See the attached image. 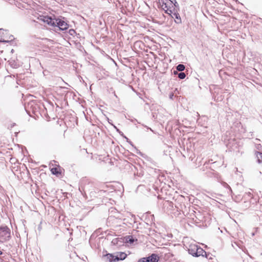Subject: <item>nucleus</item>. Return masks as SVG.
I'll use <instances>...</instances> for the list:
<instances>
[{"label":"nucleus","instance_id":"obj_11","mask_svg":"<svg viewBox=\"0 0 262 262\" xmlns=\"http://www.w3.org/2000/svg\"><path fill=\"white\" fill-rule=\"evenodd\" d=\"M125 241L127 243L133 244L134 242V239L131 236H128L125 238Z\"/></svg>","mask_w":262,"mask_h":262},{"label":"nucleus","instance_id":"obj_1","mask_svg":"<svg viewBox=\"0 0 262 262\" xmlns=\"http://www.w3.org/2000/svg\"><path fill=\"white\" fill-rule=\"evenodd\" d=\"M158 1L162 9L167 14L172 13L173 6H176V4H177L176 2L173 3L171 0H158Z\"/></svg>","mask_w":262,"mask_h":262},{"label":"nucleus","instance_id":"obj_6","mask_svg":"<svg viewBox=\"0 0 262 262\" xmlns=\"http://www.w3.org/2000/svg\"><path fill=\"white\" fill-rule=\"evenodd\" d=\"M146 262H158L159 258L156 254H152L150 256L146 257Z\"/></svg>","mask_w":262,"mask_h":262},{"label":"nucleus","instance_id":"obj_7","mask_svg":"<svg viewBox=\"0 0 262 262\" xmlns=\"http://www.w3.org/2000/svg\"><path fill=\"white\" fill-rule=\"evenodd\" d=\"M104 257L106 262H116V260H115V256L112 254H106Z\"/></svg>","mask_w":262,"mask_h":262},{"label":"nucleus","instance_id":"obj_14","mask_svg":"<svg viewBox=\"0 0 262 262\" xmlns=\"http://www.w3.org/2000/svg\"><path fill=\"white\" fill-rule=\"evenodd\" d=\"M51 172L53 174H57L58 173V171L57 168H53L51 169Z\"/></svg>","mask_w":262,"mask_h":262},{"label":"nucleus","instance_id":"obj_17","mask_svg":"<svg viewBox=\"0 0 262 262\" xmlns=\"http://www.w3.org/2000/svg\"><path fill=\"white\" fill-rule=\"evenodd\" d=\"M140 43H141V41H137L136 42L135 44L137 45H140Z\"/></svg>","mask_w":262,"mask_h":262},{"label":"nucleus","instance_id":"obj_2","mask_svg":"<svg viewBox=\"0 0 262 262\" xmlns=\"http://www.w3.org/2000/svg\"><path fill=\"white\" fill-rule=\"evenodd\" d=\"M189 252L193 256L198 257L201 255L203 256L205 253V251L201 248L196 245H191L188 249Z\"/></svg>","mask_w":262,"mask_h":262},{"label":"nucleus","instance_id":"obj_10","mask_svg":"<svg viewBox=\"0 0 262 262\" xmlns=\"http://www.w3.org/2000/svg\"><path fill=\"white\" fill-rule=\"evenodd\" d=\"M174 15L175 16L176 20L175 21L179 24L181 22V19L179 14L174 13Z\"/></svg>","mask_w":262,"mask_h":262},{"label":"nucleus","instance_id":"obj_20","mask_svg":"<svg viewBox=\"0 0 262 262\" xmlns=\"http://www.w3.org/2000/svg\"><path fill=\"white\" fill-rule=\"evenodd\" d=\"M70 31H71V33H73V32H74V30H70Z\"/></svg>","mask_w":262,"mask_h":262},{"label":"nucleus","instance_id":"obj_13","mask_svg":"<svg viewBox=\"0 0 262 262\" xmlns=\"http://www.w3.org/2000/svg\"><path fill=\"white\" fill-rule=\"evenodd\" d=\"M185 76H186L185 74L184 73H183V72H181V73H180L179 74V75H178V77H179L180 79H184V78L185 77Z\"/></svg>","mask_w":262,"mask_h":262},{"label":"nucleus","instance_id":"obj_5","mask_svg":"<svg viewBox=\"0 0 262 262\" xmlns=\"http://www.w3.org/2000/svg\"><path fill=\"white\" fill-rule=\"evenodd\" d=\"M55 19H52L50 17L47 16V17H44V18L43 19V20L44 22L47 23L48 25H50L51 26L54 27L56 25V24L54 21H55Z\"/></svg>","mask_w":262,"mask_h":262},{"label":"nucleus","instance_id":"obj_4","mask_svg":"<svg viewBox=\"0 0 262 262\" xmlns=\"http://www.w3.org/2000/svg\"><path fill=\"white\" fill-rule=\"evenodd\" d=\"M54 21L56 24L54 27H58L60 30H66L69 28V25L61 19H56Z\"/></svg>","mask_w":262,"mask_h":262},{"label":"nucleus","instance_id":"obj_15","mask_svg":"<svg viewBox=\"0 0 262 262\" xmlns=\"http://www.w3.org/2000/svg\"><path fill=\"white\" fill-rule=\"evenodd\" d=\"M185 67H177V69L179 71H182L184 70Z\"/></svg>","mask_w":262,"mask_h":262},{"label":"nucleus","instance_id":"obj_21","mask_svg":"<svg viewBox=\"0 0 262 262\" xmlns=\"http://www.w3.org/2000/svg\"><path fill=\"white\" fill-rule=\"evenodd\" d=\"M70 31H71V33H73V32H74V30H70Z\"/></svg>","mask_w":262,"mask_h":262},{"label":"nucleus","instance_id":"obj_8","mask_svg":"<svg viewBox=\"0 0 262 262\" xmlns=\"http://www.w3.org/2000/svg\"><path fill=\"white\" fill-rule=\"evenodd\" d=\"M127 255L123 252L118 253V254L115 256V260L117 262L119 260H123L126 257Z\"/></svg>","mask_w":262,"mask_h":262},{"label":"nucleus","instance_id":"obj_19","mask_svg":"<svg viewBox=\"0 0 262 262\" xmlns=\"http://www.w3.org/2000/svg\"><path fill=\"white\" fill-rule=\"evenodd\" d=\"M3 31V30L1 29H0V34H1Z\"/></svg>","mask_w":262,"mask_h":262},{"label":"nucleus","instance_id":"obj_23","mask_svg":"<svg viewBox=\"0 0 262 262\" xmlns=\"http://www.w3.org/2000/svg\"><path fill=\"white\" fill-rule=\"evenodd\" d=\"M2 254V252L0 251V255Z\"/></svg>","mask_w":262,"mask_h":262},{"label":"nucleus","instance_id":"obj_18","mask_svg":"<svg viewBox=\"0 0 262 262\" xmlns=\"http://www.w3.org/2000/svg\"><path fill=\"white\" fill-rule=\"evenodd\" d=\"M178 73V72L177 71H173V74H177Z\"/></svg>","mask_w":262,"mask_h":262},{"label":"nucleus","instance_id":"obj_22","mask_svg":"<svg viewBox=\"0 0 262 262\" xmlns=\"http://www.w3.org/2000/svg\"><path fill=\"white\" fill-rule=\"evenodd\" d=\"M178 66H184V65H183V64H178Z\"/></svg>","mask_w":262,"mask_h":262},{"label":"nucleus","instance_id":"obj_16","mask_svg":"<svg viewBox=\"0 0 262 262\" xmlns=\"http://www.w3.org/2000/svg\"><path fill=\"white\" fill-rule=\"evenodd\" d=\"M138 262H146V258L145 257L139 259Z\"/></svg>","mask_w":262,"mask_h":262},{"label":"nucleus","instance_id":"obj_12","mask_svg":"<svg viewBox=\"0 0 262 262\" xmlns=\"http://www.w3.org/2000/svg\"><path fill=\"white\" fill-rule=\"evenodd\" d=\"M258 162L262 165V154L258 153L257 155Z\"/></svg>","mask_w":262,"mask_h":262},{"label":"nucleus","instance_id":"obj_9","mask_svg":"<svg viewBox=\"0 0 262 262\" xmlns=\"http://www.w3.org/2000/svg\"><path fill=\"white\" fill-rule=\"evenodd\" d=\"M14 39L13 35H10L8 38V39H6L5 38H3L2 37H0V42H8L9 41H12Z\"/></svg>","mask_w":262,"mask_h":262},{"label":"nucleus","instance_id":"obj_3","mask_svg":"<svg viewBox=\"0 0 262 262\" xmlns=\"http://www.w3.org/2000/svg\"><path fill=\"white\" fill-rule=\"evenodd\" d=\"M10 237V230L6 226L0 227V242H4Z\"/></svg>","mask_w":262,"mask_h":262}]
</instances>
